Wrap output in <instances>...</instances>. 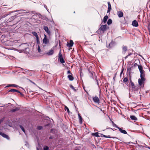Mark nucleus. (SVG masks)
Segmentation results:
<instances>
[{"label":"nucleus","instance_id":"1","mask_svg":"<svg viewBox=\"0 0 150 150\" xmlns=\"http://www.w3.org/2000/svg\"><path fill=\"white\" fill-rule=\"evenodd\" d=\"M109 28V27L106 24L102 25L100 27L98 31L99 30H100V31H101L102 32L104 33Z\"/></svg>","mask_w":150,"mask_h":150},{"label":"nucleus","instance_id":"2","mask_svg":"<svg viewBox=\"0 0 150 150\" xmlns=\"http://www.w3.org/2000/svg\"><path fill=\"white\" fill-rule=\"evenodd\" d=\"M146 80L145 78H140L138 79V84L140 86H144V84Z\"/></svg>","mask_w":150,"mask_h":150},{"label":"nucleus","instance_id":"3","mask_svg":"<svg viewBox=\"0 0 150 150\" xmlns=\"http://www.w3.org/2000/svg\"><path fill=\"white\" fill-rule=\"evenodd\" d=\"M58 59L59 60V62L63 64L65 62V61L62 56V55L60 51L59 54Z\"/></svg>","mask_w":150,"mask_h":150},{"label":"nucleus","instance_id":"4","mask_svg":"<svg viewBox=\"0 0 150 150\" xmlns=\"http://www.w3.org/2000/svg\"><path fill=\"white\" fill-rule=\"evenodd\" d=\"M42 41L43 43L45 45H47L49 43V40L47 38V36L45 34L44 35V38L43 40Z\"/></svg>","mask_w":150,"mask_h":150},{"label":"nucleus","instance_id":"5","mask_svg":"<svg viewBox=\"0 0 150 150\" xmlns=\"http://www.w3.org/2000/svg\"><path fill=\"white\" fill-rule=\"evenodd\" d=\"M0 135L1 136L4 138L7 139L8 140H10V138L9 136L8 135L3 132H0Z\"/></svg>","mask_w":150,"mask_h":150},{"label":"nucleus","instance_id":"6","mask_svg":"<svg viewBox=\"0 0 150 150\" xmlns=\"http://www.w3.org/2000/svg\"><path fill=\"white\" fill-rule=\"evenodd\" d=\"M43 29L47 33L48 35H50L51 33L48 27L44 26H43Z\"/></svg>","mask_w":150,"mask_h":150},{"label":"nucleus","instance_id":"7","mask_svg":"<svg viewBox=\"0 0 150 150\" xmlns=\"http://www.w3.org/2000/svg\"><path fill=\"white\" fill-rule=\"evenodd\" d=\"M122 53L125 54L127 50V47L126 46L123 45L122 46Z\"/></svg>","mask_w":150,"mask_h":150},{"label":"nucleus","instance_id":"8","mask_svg":"<svg viewBox=\"0 0 150 150\" xmlns=\"http://www.w3.org/2000/svg\"><path fill=\"white\" fill-rule=\"evenodd\" d=\"M74 45V42L72 40H70L69 42H67V46L69 47H71Z\"/></svg>","mask_w":150,"mask_h":150},{"label":"nucleus","instance_id":"9","mask_svg":"<svg viewBox=\"0 0 150 150\" xmlns=\"http://www.w3.org/2000/svg\"><path fill=\"white\" fill-rule=\"evenodd\" d=\"M93 100L96 103H99L100 100L99 98L97 96H95L93 98Z\"/></svg>","mask_w":150,"mask_h":150},{"label":"nucleus","instance_id":"10","mask_svg":"<svg viewBox=\"0 0 150 150\" xmlns=\"http://www.w3.org/2000/svg\"><path fill=\"white\" fill-rule=\"evenodd\" d=\"M132 25L134 27H137L138 26V23L136 20H134L132 21Z\"/></svg>","mask_w":150,"mask_h":150},{"label":"nucleus","instance_id":"11","mask_svg":"<svg viewBox=\"0 0 150 150\" xmlns=\"http://www.w3.org/2000/svg\"><path fill=\"white\" fill-rule=\"evenodd\" d=\"M118 129L121 133L125 134H127H127V132L125 130L123 129L122 128L119 127Z\"/></svg>","mask_w":150,"mask_h":150},{"label":"nucleus","instance_id":"12","mask_svg":"<svg viewBox=\"0 0 150 150\" xmlns=\"http://www.w3.org/2000/svg\"><path fill=\"white\" fill-rule=\"evenodd\" d=\"M99 137H104L105 138H114L115 137H111L110 135L107 136L101 133H99Z\"/></svg>","mask_w":150,"mask_h":150},{"label":"nucleus","instance_id":"13","mask_svg":"<svg viewBox=\"0 0 150 150\" xmlns=\"http://www.w3.org/2000/svg\"><path fill=\"white\" fill-rule=\"evenodd\" d=\"M16 17V15L12 16L11 18H9L8 20H7L6 22L7 23H8L9 22H11L13 21Z\"/></svg>","mask_w":150,"mask_h":150},{"label":"nucleus","instance_id":"14","mask_svg":"<svg viewBox=\"0 0 150 150\" xmlns=\"http://www.w3.org/2000/svg\"><path fill=\"white\" fill-rule=\"evenodd\" d=\"M54 53V50L52 49H51L47 53V54L49 56H50L52 55Z\"/></svg>","mask_w":150,"mask_h":150},{"label":"nucleus","instance_id":"15","mask_svg":"<svg viewBox=\"0 0 150 150\" xmlns=\"http://www.w3.org/2000/svg\"><path fill=\"white\" fill-rule=\"evenodd\" d=\"M108 8L107 13H110V11L111 10V6L110 3L109 2H108Z\"/></svg>","mask_w":150,"mask_h":150},{"label":"nucleus","instance_id":"16","mask_svg":"<svg viewBox=\"0 0 150 150\" xmlns=\"http://www.w3.org/2000/svg\"><path fill=\"white\" fill-rule=\"evenodd\" d=\"M130 119L133 120L137 121V118L134 115H131L130 116Z\"/></svg>","mask_w":150,"mask_h":150},{"label":"nucleus","instance_id":"17","mask_svg":"<svg viewBox=\"0 0 150 150\" xmlns=\"http://www.w3.org/2000/svg\"><path fill=\"white\" fill-rule=\"evenodd\" d=\"M140 78H145V73L144 70L141 71H140Z\"/></svg>","mask_w":150,"mask_h":150},{"label":"nucleus","instance_id":"18","mask_svg":"<svg viewBox=\"0 0 150 150\" xmlns=\"http://www.w3.org/2000/svg\"><path fill=\"white\" fill-rule=\"evenodd\" d=\"M20 109V108L19 107H16L15 108L12 109L11 110L10 112H14L16 111L19 110Z\"/></svg>","mask_w":150,"mask_h":150},{"label":"nucleus","instance_id":"19","mask_svg":"<svg viewBox=\"0 0 150 150\" xmlns=\"http://www.w3.org/2000/svg\"><path fill=\"white\" fill-rule=\"evenodd\" d=\"M108 18V17L107 15H106L104 17L103 19V21L104 23H106Z\"/></svg>","mask_w":150,"mask_h":150},{"label":"nucleus","instance_id":"20","mask_svg":"<svg viewBox=\"0 0 150 150\" xmlns=\"http://www.w3.org/2000/svg\"><path fill=\"white\" fill-rule=\"evenodd\" d=\"M118 16L119 17L121 18L123 16V13L121 11H119L118 12Z\"/></svg>","mask_w":150,"mask_h":150},{"label":"nucleus","instance_id":"21","mask_svg":"<svg viewBox=\"0 0 150 150\" xmlns=\"http://www.w3.org/2000/svg\"><path fill=\"white\" fill-rule=\"evenodd\" d=\"M67 77L70 81H72L74 80V77L72 76V74L69 75Z\"/></svg>","mask_w":150,"mask_h":150},{"label":"nucleus","instance_id":"22","mask_svg":"<svg viewBox=\"0 0 150 150\" xmlns=\"http://www.w3.org/2000/svg\"><path fill=\"white\" fill-rule=\"evenodd\" d=\"M23 51L26 53H28L29 51V49L28 47H25L24 49L23 50Z\"/></svg>","mask_w":150,"mask_h":150},{"label":"nucleus","instance_id":"23","mask_svg":"<svg viewBox=\"0 0 150 150\" xmlns=\"http://www.w3.org/2000/svg\"><path fill=\"white\" fill-rule=\"evenodd\" d=\"M78 116L79 119V122L80 124H81L82 122V118L81 117L80 114L79 113H78Z\"/></svg>","mask_w":150,"mask_h":150},{"label":"nucleus","instance_id":"24","mask_svg":"<svg viewBox=\"0 0 150 150\" xmlns=\"http://www.w3.org/2000/svg\"><path fill=\"white\" fill-rule=\"evenodd\" d=\"M115 42H113L112 40L111 42L109 43V45L107 47H112L113 46V44Z\"/></svg>","mask_w":150,"mask_h":150},{"label":"nucleus","instance_id":"25","mask_svg":"<svg viewBox=\"0 0 150 150\" xmlns=\"http://www.w3.org/2000/svg\"><path fill=\"white\" fill-rule=\"evenodd\" d=\"M99 133L98 132L93 133L91 134L92 136L96 137H99Z\"/></svg>","mask_w":150,"mask_h":150},{"label":"nucleus","instance_id":"26","mask_svg":"<svg viewBox=\"0 0 150 150\" xmlns=\"http://www.w3.org/2000/svg\"><path fill=\"white\" fill-rule=\"evenodd\" d=\"M132 90L134 91H137L139 89V87H137L135 85H134V86L133 87L132 86Z\"/></svg>","mask_w":150,"mask_h":150},{"label":"nucleus","instance_id":"27","mask_svg":"<svg viewBox=\"0 0 150 150\" xmlns=\"http://www.w3.org/2000/svg\"><path fill=\"white\" fill-rule=\"evenodd\" d=\"M25 11V10H22V9L20 10H16V11H13L12 12H11V13H13V12H16L19 11V13L20 14V13H22L23 12Z\"/></svg>","mask_w":150,"mask_h":150},{"label":"nucleus","instance_id":"28","mask_svg":"<svg viewBox=\"0 0 150 150\" xmlns=\"http://www.w3.org/2000/svg\"><path fill=\"white\" fill-rule=\"evenodd\" d=\"M32 33L33 35L35 36L36 39L39 38V37L36 32L35 31H33L32 32Z\"/></svg>","mask_w":150,"mask_h":150},{"label":"nucleus","instance_id":"29","mask_svg":"<svg viewBox=\"0 0 150 150\" xmlns=\"http://www.w3.org/2000/svg\"><path fill=\"white\" fill-rule=\"evenodd\" d=\"M138 68L139 69V71H141L144 70H143V67L141 65H138Z\"/></svg>","mask_w":150,"mask_h":150},{"label":"nucleus","instance_id":"30","mask_svg":"<svg viewBox=\"0 0 150 150\" xmlns=\"http://www.w3.org/2000/svg\"><path fill=\"white\" fill-rule=\"evenodd\" d=\"M18 91L19 92V91L18 90L15 89H11L10 90H8V92H17Z\"/></svg>","mask_w":150,"mask_h":150},{"label":"nucleus","instance_id":"31","mask_svg":"<svg viewBox=\"0 0 150 150\" xmlns=\"http://www.w3.org/2000/svg\"><path fill=\"white\" fill-rule=\"evenodd\" d=\"M18 86L14 84H8V85L6 87H16Z\"/></svg>","mask_w":150,"mask_h":150},{"label":"nucleus","instance_id":"32","mask_svg":"<svg viewBox=\"0 0 150 150\" xmlns=\"http://www.w3.org/2000/svg\"><path fill=\"white\" fill-rule=\"evenodd\" d=\"M112 23V21L111 19H109L107 22V23L108 25H110Z\"/></svg>","mask_w":150,"mask_h":150},{"label":"nucleus","instance_id":"33","mask_svg":"<svg viewBox=\"0 0 150 150\" xmlns=\"http://www.w3.org/2000/svg\"><path fill=\"white\" fill-rule=\"evenodd\" d=\"M123 81L125 83H127L126 84H127V82L128 81V79L127 78V77L125 78L123 80Z\"/></svg>","mask_w":150,"mask_h":150},{"label":"nucleus","instance_id":"34","mask_svg":"<svg viewBox=\"0 0 150 150\" xmlns=\"http://www.w3.org/2000/svg\"><path fill=\"white\" fill-rule=\"evenodd\" d=\"M8 15V14H5L1 16L0 18H1V19H2L4 18L5 17H6V16H7Z\"/></svg>","mask_w":150,"mask_h":150},{"label":"nucleus","instance_id":"35","mask_svg":"<svg viewBox=\"0 0 150 150\" xmlns=\"http://www.w3.org/2000/svg\"><path fill=\"white\" fill-rule=\"evenodd\" d=\"M19 127H20V128L22 130V131L24 133H25V129L21 125H19Z\"/></svg>","mask_w":150,"mask_h":150},{"label":"nucleus","instance_id":"36","mask_svg":"<svg viewBox=\"0 0 150 150\" xmlns=\"http://www.w3.org/2000/svg\"><path fill=\"white\" fill-rule=\"evenodd\" d=\"M130 83L131 84V85L132 86V87L133 86H134V83L132 81L130 77Z\"/></svg>","mask_w":150,"mask_h":150},{"label":"nucleus","instance_id":"37","mask_svg":"<svg viewBox=\"0 0 150 150\" xmlns=\"http://www.w3.org/2000/svg\"><path fill=\"white\" fill-rule=\"evenodd\" d=\"M132 67H129V68L128 67L127 68V71H129V76H130V72H131V68Z\"/></svg>","mask_w":150,"mask_h":150},{"label":"nucleus","instance_id":"38","mask_svg":"<svg viewBox=\"0 0 150 150\" xmlns=\"http://www.w3.org/2000/svg\"><path fill=\"white\" fill-rule=\"evenodd\" d=\"M43 150H50V149L47 146H45L43 148Z\"/></svg>","mask_w":150,"mask_h":150},{"label":"nucleus","instance_id":"39","mask_svg":"<svg viewBox=\"0 0 150 150\" xmlns=\"http://www.w3.org/2000/svg\"><path fill=\"white\" fill-rule=\"evenodd\" d=\"M70 87L72 88L74 91H76V90L75 89L74 87L71 85H70Z\"/></svg>","mask_w":150,"mask_h":150},{"label":"nucleus","instance_id":"40","mask_svg":"<svg viewBox=\"0 0 150 150\" xmlns=\"http://www.w3.org/2000/svg\"><path fill=\"white\" fill-rule=\"evenodd\" d=\"M36 43L37 45H39L40 44V42L39 41V38L36 39Z\"/></svg>","mask_w":150,"mask_h":150},{"label":"nucleus","instance_id":"41","mask_svg":"<svg viewBox=\"0 0 150 150\" xmlns=\"http://www.w3.org/2000/svg\"><path fill=\"white\" fill-rule=\"evenodd\" d=\"M65 110H67V112L68 113H69L70 111L69 108L66 106H65Z\"/></svg>","mask_w":150,"mask_h":150},{"label":"nucleus","instance_id":"42","mask_svg":"<svg viewBox=\"0 0 150 150\" xmlns=\"http://www.w3.org/2000/svg\"><path fill=\"white\" fill-rule=\"evenodd\" d=\"M26 74H27V75L29 76H31L32 75L31 73L29 70H28L27 73H26Z\"/></svg>","mask_w":150,"mask_h":150},{"label":"nucleus","instance_id":"43","mask_svg":"<svg viewBox=\"0 0 150 150\" xmlns=\"http://www.w3.org/2000/svg\"><path fill=\"white\" fill-rule=\"evenodd\" d=\"M25 145L28 147H29V143L26 141L25 142Z\"/></svg>","mask_w":150,"mask_h":150},{"label":"nucleus","instance_id":"44","mask_svg":"<svg viewBox=\"0 0 150 150\" xmlns=\"http://www.w3.org/2000/svg\"><path fill=\"white\" fill-rule=\"evenodd\" d=\"M42 127L41 126H39L37 127L38 129L39 130L42 129Z\"/></svg>","mask_w":150,"mask_h":150},{"label":"nucleus","instance_id":"45","mask_svg":"<svg viewBox=\"0 0 150 150\" xmlns=\"http://www.w3.org/2000/svg\"><path fill=\"white\" fill-rule=\"evenodd\" d=\"M38 52L40 53L41 52V50L40 49V46L39 45H38Z\"/></svg>","mask_w":150,"mask_h":150},{"label":"nucleus","instance_id":"46","mask_svg":"<svg viewBox=\"0 0 150 150\" xmlns=\"http://www.w3.org/2000/svg\"><path fill=\"white\" fill-rule=\"evenodd\" d=\"M113 127H115L118 129L120 127H118L116 124H114L113 125H112Z\"/></svg>","mask_w":150,"mask_h":150},{"label":"nucleus","instance_id":"47","mask_svg":"<svg viewBox=\"0 0 150 150\" xmlns=\"http://www.w3.org/2000/svg\"><path fill=\"white\" fill-rule=\"evenodd\" d=\"M4 118H3L0 120V125L4 121Z\"/></svg>","mask_w":150,"mask_h":150},{"label":"nucleus","instance_id":"48","mask_svg":"<svg viewBox=\"0 0 150 150\" xmlns=\"http://www.w3.org/2000/svg\"><path fill=\"white\" fill-rule=\"evenodd\" d=\"M89 72L91 73V75L90 76V77L91 78H93V74L92 73L91 71H89Z\"/></svg>","mask_w":150,"mask_h":150},{"label":"nucleus","instance_id":"49","mask_svg":"<svg viewBox=\"0 0 150 150\" xmlns=\"http://www.w3.org/2000/svg\"><path fill=\"white\" fill-rule=\"evenodd\" d=\"M50 125V123H48L47 124L45 125V127H47L49 126Z\"/></svg>","mask_w":150,"mask_h":150},{"label":"nucleus","instance_id":"50","mask_svg":"<svg viewBox=\"0 0 150 150\" xmlns=\"http://www.w3.org/2000/svg\"><path fill=\"white\" fill-rule=\"evenodd\" d=\"M17 93H18L20 94L21 96H23L24 95L21 92H20L19 91V92L18 91Z\"/></svg>","mask_w":150,"mask_h":150},{"label":"nucleus","instance_id":"51","mask_svg":"<svg viewBox=\"0 0 150 150\" xmlns=\"http://www.w3.org/2000/svg\"><path fill=\"white\" fill-rule=\"evenodd\" d=\"M67 73L68 74H72L71 72L69 70L67 71Z\"/></svg>","mask_w":150,"mask_h":150},{"label":"nucleus","instance_id":"52","mask_svg":"<svg viewBox=\"0 0 150 150\" xmlns=\"http://www.w3.org/2000/svg\"><path fill=\"white\" fill-rule=\"evenodd\" d=\"M54 138V137L52 136H50L49 137L50 139H52Z\"/></svg>","mask_w":150,"mask_h":150},{"label":"nucleus","instance_id":"53","mask_svg":"<svg viewBox=\"0 0 150 150\" xmlns=\"http://www.w3.org/2000/svg\"><path fill=\"white\" fill-rule=\"evenodd\" d=\"M129 144H136L135 143H133V142H129Z\"/></svg>","mask_w":150,"mask_h":150},{"label":"nucleus","instance_id":"54","mask_svg":"<svg viewBox=\"0 0 150 150\" xmlns=\"http://www.w3.org/2000/svg\"><path fill=\"white\" fill-rule=\"evenodd\" d=\"M28 71V70H27L26 69H24V71L25 72H26V73H27V71Z\"/></svg>","mask_w":150,"mask_h":150},{"label":"nucleus","instance_id":"55","mask_svg":"<svg viewBox=\"0 0 150 150\" xmlns=\"http://www.w3.org/2000/svg\"><path fill=\"white\" fill-rule=\"evenodd\" d=\"M96 82H97V85L98 86V85H99V83H98V80L97 79H96Z\"/></svg>","mask_w":150,"mask_h":150},{"label":"nucleus","instance_id":"56","mask_svg":"<svg viewBox=\"0 0 150 150\" xmlns=\"http://www.w3.org/2000/svg\"><path fill=\"white\" fill-rule=\"evenodd\" d=\"M138 65L137 64V63H135L134 64V67H136V66H138Z\"/></svg>","mask_w":150,"mask_h":150},{"label":"nucleus","instance_id":"57","mask_svg":"<svg viewBox=\"0 0 150 150\" xmlns=\"http://www.w3.org/2000/svg\"><path fill=\"white\" fill-rule=\"evenodd\" d=\"M44 7L46 9H47V7L46 5H44Z\"/></svg>","mask_w":150,"mask_h":150},{"label":"nucleus","instance_id":"58","mask_svg":"<svg viewBox=\"0 0 150 150\" xmlns=\"http://www.w3.org/2000/svg\"><path fill=\"white\" fill-rule=\"evenodd\" d=\"M129 56H128V55H127V56H126V57H124V58L125 59H126L127 58H128V57Z\"/></svg>","mask_w":150,"mask_h":150},{"label":"nucleus","instance_id":"59","mask_svg":"<svg viewBox=\"0 0 150 150\" xmlns=\"http://www.w3.org/2000/svg\"><path fill=\"white\" fill-rule=\"evenodd\" d=\"M111 122H112V125H113L115 124V123H114V122L112 121V120H111Z\"/></svg>","mask_w":150,"mask_h":150},{"label":"nucleus","instance_id":"60","mask_svg":"<svg viewBox=\"0 0 150 150\" xmlns=\"http://www.w3.org/2000/svg\"><path fill=\"white\" fill-rule=\"evenodd\" d=\"M30 82H31L33 84H35V83H34V82H33V81H32L31 80H30Z\"/></svg>","mask_w":150,"mask_h":150},{"label":"nucleus","instance_id":"61","mask_svg":"<svg viewBox=\"0 0 150 150\" xmlns=\"http://www.w3.org/2000/svg\"><path fill=\"white\" fill-rule=\"evenodd\" d=\"M132 54V53H129L128 55V56H130L131 54Z\"/></svg>","mask_w":150,"mask_h":150},{"label":"nucleus","instance_id":"62","mask_svg":"<svg viewBox=\"0 0 150 150\" xmlns=\"http://www.w3.org/2000/svg\"><path fill=\"white\" fill-rule=\"evenodd\" d=\"M146 148H148V149H150V147L149 146H146Z\"/></svg>","mask_w":150,"mask_h":150},{"label":"nucleus","instance_id":"63","mask_svg":"<svg viewBox=\"0 0 150 150\" xmlns=\"http://www.w3.org/2000/svg\"><path fill=\"white\" fill-rule=\"evenodd\" d=\"M124 143L126 144L127 145H128V144H129V142H124Z\"/></svg>","mask_w":150,"mask_h":150},{"label":"nucleus","instance_id":"64","mask_svg":"<svg viewBox=\"0 0 150 150\" xmlns=\"http://www.w3.org/2000/svg\"><path fill=\"white\" fill-rule=\"evenodd\" d=\"M149 25H150L149 24L148 25V29H149Z\"/></svg>","mask_w":150,"mask_h":150}]
</instances>
